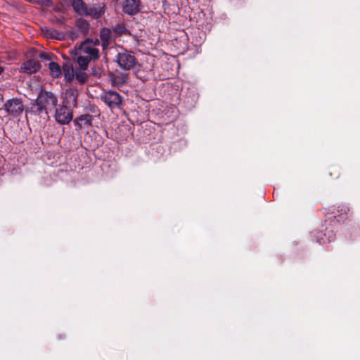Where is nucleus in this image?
Instances as JSON below:
<instances>
[{
  "label": "nucleus",
  "instance_id": "nucleus-9",
  "mask_svg": "<svg viewBox=\"0 0 360 360\" xmlns=\"http://www.w3.org/2000/svg\"><path fill=\"white\" fill-rule=\"evenodd\" d=\"M110 80L112 86L120 87L128 82L129 76L124 72H117L110 75Z\"/></svg>",
  "mask_w": 360,
  "mask_h": 360
},
{
  "label": "nucleus",
  "instance_id": "nucleus-1",
  "mask_svg": "<svg viewBox=\"0 0 360 360\" xmlns=\"http://www.w3.org/2000/svg\"><path fill=\"white\" fill-rule=\"evenodd\" d=\"M116 61L119 67L124 70H130L139 63L134 53L126 49H123L117 53Z\"/></svg>",
  "mask_w": 360,
  "mask_h": 360
},
{
  "label": "nucleus",
  "instance_id": "nucleus-17",
  "mask_svg": "<svg viewBox=\"0 0 360 360\" xmlns=\"http://www.w3.org/2000/svg\"><path fill=\"white\" fill-rule=\"evenodd\" d=\"M49 68L50 70V73L52 77L55 78H58L62 75V71L60 65L56 62H51L49 64Z\"/></svg>",
  "mask_w": 360,
  "mask_h": 360
},
{
  "label": "nucleus",
  "instance_id": "nucleus-11",
  "mask_svg": "<svg viewBox=\"0 0 360 360\" xmlns=\"http://www.w3.org/2000/svg\"><path fill=\"white\" fill-rule=\"evenodd\" d=\"M78 96V91L75 89H70L65 91V100L64 105L69 107H76L77 106V99Z\"/></svg>",
  "mask_w": 360,
  "mask_h": 360
},
{
  "label": "nucleus",
  "instance_id": "nucleus-22",
  "mask_svg": "<svg viewBox=\"0 0 360 360\" xmlns=\"http://www.w3.org/2000/svg\"><path fill=\"white\" fill-rule=\"evenodd\" d=\"M58 34V31L54 30L51 31L49 36L51 38L59 39V37L57 36Z\"/></svg>",
  "mask_w": 360,
  "mask_h": 360
},
{
  "label": "nucleus",
  "instance_id": "nucleus-10",
  "mask_svg": "<svg viewBox=\"0 0 360 360\" xmlns=\"http://www.w3.org/2000/svg\"><path fill=\"white\" fill-rule=\"evenodd\" d=\"M89 39L84 41L81 45V49L84 53L89 56L90 60L98 59L99 58V51L94 46L89 45Z\"/></svg>",
  "mask_w": 360,
  "mask_h": 360
},
{
  "label": "nucleus",
  "instance_id": "nucleus-14",
  "mask_svg": "<svg viewBox=\"0 0 360 360\" xmlns=\"http://www.w3.org/2000/svg\"><path fill=\"white\" fill-rule=\"evenodd\" d=\"M70 1L74 11L78 15H84L88 5H86L83 0H71Z\"/></svg>",
  "mask_w": 360,
  "mask_h": 360
},
{
  "label": "nucleus",
  "instance_id": "nucleus-20",
  "mask_svg": "<svg viewBox=\"0 0 360 360\" xmlns=\"http://www.w3.org/2000/svg\"><path fill=\"white\" fill-rule=\"evenodd\" d=\"M77 25L79 30L82 32H83V33L88 32L89 29V24L86 20L82 19V18L77 20Z\"/></svg>",
  "mask_w": 360,
  "mask_h": 360
},
{
  "label": "nucleus",
  "instance_id": "nucleus-18",
  "mask_svg": "<svg viewBox=\"0 0 360 360\" xmlns=\"http://www.w3.org/2000/svg\"><path fill=\"white\" fill-rule=\"evenodd\" d=\"M75 78L80 84H84L88 79V75L84 70L76 69Z\"/></svg>",
  "mask_w": 360,
  "mask_h": 360
},
{
  "label": "nucleus",
  "instance_id": "nucleus-4",
  "mask_svg": "<svg viewBox=\"0 0 360 360\" xmlns=\"http://www.w3.org/2000/svg\"><path fill=\"white\" fill-rule=\"evenodd\" d=\"M4 109L8 115L17 117L22 113L24 107L20 99L13 98L4 103Z\"/></svg>",
  "mask_w": 360,
  "mask_h": 360
},
{
  "label": "nucleus",
  "instance_id": "nucleus-25",
  "mask_svg": "<svg viewBox=\"0 0 360 360\" xmlns=\"http://www.w3.org/2000/svg\"><path fill=\"white\" fill-rule=\"evenodd\" d=\"M4 71V68L0 65V75Z\"/></svg>",
  "mask_w": 360,
  "mask_h": 360
},
{
  "label": "nucleus",
  "instance_id": "nucleus-23",
  "mask_svg": "<svg viewBox=\"0 0 360 360\" xmlns=\"http://www.w3.org/2000/svg\"><path fill=\"white\" fill-rule=\"evenodd\" d=\"M99 44H100V41H99V40H98V39H95V40L94 41V46H96V45H98Z\"/></svg>",
  "mask_w": 360,
  "mask_h": 360
},
{
  "label": "nucleus",
  "instance_id": "nucleus-6",
  "mask_svg": "<svg viewBox=\"0 0 360 360\" xmlns=\"http://www.w3.org/2000/svg\"><path fill=\"white\" fill-rule=\"evenodd\" d=\"M106 10L105 4L103 2H98L88 5L86 12L84 13L85 16H89L94 19H99L105 13Z\"/></svg>",
  "mask_w": 360,
  "mask_h": 360
},
{
  "label": "nucleus",
  "instance_id": "nucleus-15",
  "mask_svg": "<svg viewBox=\"0 0 360 360\" xmlns=\"http://www.w3.org/2000/svg\"><path fill=\"white\" fill-rule=\"evenodd\" d=\"M63 72L66 82H71L75 79L76 70L74 69L72 64L69 63H64L63 65Z\"/></svg>",
  "mask_w": 360,
  "mask_h": 360
},
{
  "label": "nucleus",
  "instance_id": "nucleus-21",
  "mask_svg": "<svg viewBox=\"0 0 360 360\" xmlns=\"http://www.w3.org/2000/svg\"><path fill=\"white\" fill-rule=\"evenodd\" d=\"M90 58L89 57L79 56L77 58V63L80 67L79 70H85L87 69Z\"/></svg>",
  "mask_w": 360,
  "mask_h": 360
},
{
  "label": "nucleus",
  "instance_id": "nucleus-24",
  "mask_svg": "<svg viewBox=\"0 0 360 360\" xmlns=\"http://www.w3.org/2000/svg\"><path fill=\"white\" fill-rule=\"evenodd\" d=\"M3 101V95L0 92V102Z\"/></svg>",
  "mask_w": 360,
  "mask_h": 360
},
{
  "label": "nucleus",
  "instance_id": "nucleus-12",
  "mask_svg": "<svg viewBox=\"0 0 360 360\" xmlns=\"http://www.w3.org/2000/svg\"><path fill=\"white\" fill-rule=\"evenodd\" d=\"M30 112L32 115L41 117L43 115H44V119H46V117H48L49 113L45 107H44L42 105H39V101L37 99V98H36L34 102L31 105Z\"/></svg>",
  "mask_w": 360,
  "mask_h": 360
},
{
  "label": "nucleus",
  "instance_id": "nucleus-19",
  "mask_svg": "<svg viewBox=\"0 0 360 360\" xmlns=\"http://www.w3.org/2000/svg\"><path fill=\"white\" fill-rule=\"evenodd\" d=\"M112 31L115 34L120 36L127 34L128 33V30L124 23H118L115 25L112 28Z\"/></svg>",
  "mask_w": 360,
  "mask_h": 360
},
{
  "label": "nucleus",
  "instance_id": "nucleus-16",
  "mask_svg": "<svg viewBox=\"0 0 360 360\" xmlns=\"http://www.w3.org/2000/svg\"><path fill=\"white\" fill-rule=\"evenodd\" d=\"M92 115L89 114H84L80 115L75 120V125L78 126L80 129L84 127H89L91 125Z\"/></svg>",
  "mask_w": 360,
  "mask_h": 360
},
{
  "label": "nucleus",
  "instance_id": "nucleus-13",
  "mask_svg": "<svg viewBox=\"0 0 360 360\" xmlns=\"http://www.w3.org/2000/svg\"><path fill=\"white\" fill-rule=\"evenodd\" d=\"M100 39L103 49H106L112 39V31L109 28H102L100 31Z\"/></svg>",
  "mask_w": 360,
  "mask_h": 360
},
{
  "label": "nucleus",
  "instance_id": "nucleus-8",
  "mask_svg": "<svg viewBox=\"0 0 360 360\" xmlns=\"http://www.w3.org/2000/svg\"><path fill=\"white\" fill-rule=\"evenodd\" d=\"M41 68L39 60L30 59L25 61L20 66V71L23 73L31 75L37 72Z\"/></svg>",
  "mask_w": 360,
  "mask_h": 360
},
{
  "label": "nucleus",
  "instance_id": "nucleus-7",
  "mask_svg": "<svg viewBox=\"0 0 360 360\" xmlns=\"http://www.w3.org/2000/svg\"><path fill=\"white\" fill-rule=\"evenodd\" d=\"M141 10L140 0H124L122 11L128 15H134L139 13Z\"/></svg>",
  "mask_w": 360,
  "mask_h": 360
},
{
  "label": "nucleus",
  "instance_id": "nucleus-5",
  "mask_svg": "<svg viewBox=\"0 0 360 360\" xmlns=\"http://www.w3.org/2000/svg\"><path fill=\"white\" fill-rule=\"evenodd\" d=\"M39 105H42L46 110H52L58 103L57 96L51 91H41L37 96Z\"/></svg>",
  "mask_w": 360,
  "mask_h": 360
},
{
  "label": "nucleus",
  "instance_id": "nucleus-3",
  "mask_svg": "<svg viewBox=\"0 0 360 360\" xmlns=\"http://www.w3.org/2000/svg\"><path fill=\"white\" fill-rule=\"evenodd\" d=\"M56 121L60 124H67L72 119V110L66 105H59L56 109Z\"/></svg>",
  "mask_w": 360,
  "mask_h": 360
},
{
  "label": "nucleus",
  "instance_id": "nucleus-2",
  "mask_svg": "<svg viewBox=\"0 0 360 360\" xmlns=\"http://www.w3.org/2000/svg\"><path fill=\"white\" fill-rule=\"evenodd\" d=\"M101 99L110 108H119L122 104V96L112 90L103 92Z\"/></svg>",
  "mask_w": 360,
  "mask_h": 360
}]
</instances>
